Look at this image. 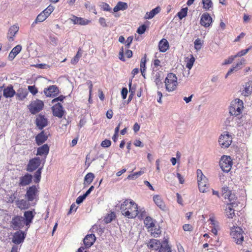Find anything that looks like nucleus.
<instances>
[{"label": "nucleus", "instance_id": "nucleus-20", "mask_svg": "<svg viewBox=\"0 0 252 252\" xmlns=\"http://www.w3.org/2000/svg\"><path fill=\"white\" fill-rule=\"evenodd\" d=\"M47 139L48 136L44 130H42L35 136V141L38 146L44 143Z\"/></svg>", "mask_w": 252, "mask_h": 252}, {"label": "nucleus", "instance_id": "nucleus-4", "mask_svg": "<svg viewBox=\"0 0 252 252\" xmlns=\"http://www.w3.org/2000/svg\"><path fill=\"white\" fill-rule=\"evenodd\" d=\"M164 83L167 91L170 92L174 91L178 85L177 78L176 75L172 73H168Z\"/></svg>", "mask_w": 252, "mask_h": 252}, {"label": "nucleus", "instance_id": "nucleus-18", "mask_svg": "<svg viewBox=\"0 0 252 252\" xmlns=\"http://www.w3.org/2000/svg\"><path fill=\"white\" fill-rule=\"evenodd\" d=\"M212 22V18L208 13H203L200 19V24L205 28L209 27Z\"/></svg>", "mask_w": 252, "mask_h": 252}, {"label": "nucleus", "instance_id": "nucleus-14", "mask_svg": "<svg viewBox=\"0 0 252 252\" xmlns=\"http://www.w3.org/2000/svg\"><path fill=\"white\" fill-rule=\"evenodd\" d=\"M53 114L54 116L61 118L64 115V111L61 103H58L54 105L52 108Z\"/></svg>", "mask_w": 252, "mask_h": 252}, {"label": "nucleus", "instance_id": "nucleus-13", "mask_svg": "<svg viewBox=\"0 0 252 252\" xmlns=\"http://www.w3.org/2000/svg\"><path fill=\"white\" fill-rule=\"evenodd\" d=\"M44 93L47 97H53L59 93V90L56 85L50 86L48 88L44 89Z\"/></svg>", "mask_w": 252, "mask_h": 252}, {"label": "nucleus", "instance_id": "nucleus-19", "mask_svg": "<svg viewBox=\"0 0 252 252\" xmlns=\"http://www.w3.org/2000/svg\"><path fill=\"white\" fill-rule=\"evenodd\" d=\"M252 93V81H249L245 83L243 86V90L241 91V94L244 96H248Z\"/></svg>", "mask_w": 252, "mask_h": 252}, {"label": "nucleus", "instance_id": "nucleus-15", "mask_svg": "<svg viewBox=\"0 0 252 252\" xmlns=\"http://www.w3.org/2000/svg\"><path fill=\"white\" fill-rule=\"evenodd\" d=\"M35 124L37 127L41 130L48 125V120L44 115L39 114L35 120Z\"/></svg>", "mask_w": 252, "mask_h": 252}, {"label": "nucleus", "instance_id": "nucleus-25", "mask_svg": "<svg viewBox=\"0 0 252 252\" xmlns=\"http://www.w3.org/2000/svg\"><path fill=\"white\" fill-rule=\"evenodd\" d=\"M225 199H228L229 201L230 202V205H231L232 207H236L238 206V203L236 202V200L237 199V196L234 192H232L231 191L230 192V193L227 194V196L224 197Z\"/></svg>", "mask_w": 252, "mask_h": 252}, {"label": "nucleus", "instance_id": "nucleus-29", "mask_svg": "<svg viewBox=\"0 0 252 252\" xmlns=\"http://www.w3.org/2000/svg\"><path fill=\"white\" fill-rule=\"evenodd\" d=\"M153 200L155 204L161 209L164 210L165 206V204L160 196L158 195H155L153 196Z\"/></svg>", "mask_w": 252, "mask_h": 252}, {"label": "nucleus", "instance_id": "nucleus-42", "mask_svg": "<svg viewBox=\"0 0 252 252\" xmlns=\"http://www.w3.org/2000/svg\"><path fill=\"white\" fill-rule=\"evenodd\" d=\"M82 53L83 51L79 48L76 55L71 60V63L76 64L78 62L79 59L81 57Z\"/></svg>", "mask_w": 252, "mask_h": 252}, {"label": "nucleus", "instance_id": "nucleus-36", "mask_svg": "<svg viewBox=\"0 0 252 252\" xmlns=\"http://www.w3.org/2000/svg\"><path fill=\"white\" fill-rule=\"evenodd\" d=\"M28 94V92L26 89L21 88L18 90L15 94L17 97V99L20 100H22L27 97Z\"/></svg>", "mask_w": 252, "mask_h": 252}, {"label": "nucleus", "instance_id": "nucleus-63", "mask_svg": "<svg viewBox=\"0 0 252 252\" xmlns=\"http://www.w3.org/2000/svg\"><path fill=\"white\" fill-rule=\"evenodd\" d=\"M86 197L84 195H82L78 197L76 200V203L78 204H81L85 199Z\"/></svg>", "mask_w": 252, "mask_h": 252}, {"label": "nucleus", "instance_id": "nucleus-61", "mask_svg": "<svg viewBox=\"0 0 252 252\" xmlns=\"http://www.w3.org/2000/svg\"><path fill=\"white\" fill-rule=\"evenodd\" d=\"M133 40V37L132 36H130L128 37L126 41L125 47L126 48H128L130 47L131 43Z\"/></svg>", "mask_w": 252, "mask_h": 252}, {"label": "nucleus", "instance_id": "nucleus-44", "mask_svg": "<svg viewBox=\"0 0 252 252\" xmlns=\"http://www.w3.org/2000/svg\"><path fill=\"white\" fill-rule=\"evenodd\" d=\"M144 222L145 226L148 228H152L155 226L153 219L150 217H146L144 220Z\"/></svg>", "mask_w": 252, "mask_h": 252}, {"label": "nucleus", "instance_id": "nucleus-23", "mask_svg": "<svg viewBox=\"0 0 252 252\" xmlns=\"http://www.w3.org/2000/svg\"><path fill=\"white\" fill-rule=\"evenodd\" d=\"M49 152V147L47 144H45L37 148L36 155L40 156H44L45 158H46Z\"/></svg>", "mask_w": 252, "mask_h": 252}, {"label": "nucleus", "instance_id": "nucleus-2", "mask_svg": "<svg viewBox=\"0 0 252 252\" xmlns=\"http://www.w3.org/2000/svg\"><path fill=\"white\" fill-rule=\"evenodd\" d=\"M39 186L32 185L27 188L25 197L29 201H37L39 198Z\"/></svg>", "mask_w": 252, "mask_h": 252}, {"label": "nucleus", "instance_id": "nucleus-57", "mask_svg": "<svg viewBox=\"0 0 252 252\" xmlns=\"http://www.w3.org/2000/svg\"><path fill=\"white\" fill-rule=\"evenodd\" d=\"M146 29V26H145V25H142L137 29V32L140 34H143L145 32Z\"/></svg>", "mask_w": 252, "mask_h": 252}, {"label": "nucleus", "instance_id": "nucleus-12", "mask_svg": "<svg viewBox=\"0 0 252 252\" xmlns=\"http://www.w3.org/2000/svg\"><path fill=\"white\" fill-rule=\"evenodd\" d=\"M35 214L34 210L27 211L24 213V221L27 229L29 228L31 223H32Z\"/></svg>", "mask_w": 252, "mask_h": 252}, {"label": "nucleus", "instance_id": "nucleus-47", "mask_svg": "<svg viewBox=\"0 0 252 252\" xmlns=\"http://www.w3.org/2000/svg\"><path fill=\"white\" fill-rule=\"evenodd\" d=\"M144 172L140 171L138 172H134L133 174H131L129 175L127 178L129 180H135L137 179L139 176H141L142 174H143Z\"/></svg>", "mask_w": 252, "mask_h": 252}, {"label": "nucleus", "instance_id": "nucleus-51", "mask_svg": "<svg viewBox=\"0 0 252 252\" xmlns=\"http://www.w3.org/2000/svg\"><path fill=\"white\" fill-rule=\"evenodd\" d=\"M251 49V47H249L246 49L242 50L240 52H238L235 56L236 58L240 57L246 55Z\"/></svg>", "mask_w": 252, "mask_h": 252}, {"label": "nucleus", "instance_id": "nucleus-48", "mask_svg": "<svg viewBox=\"0 0 252 252\" xmlns=\"http://www.w3.org/2000/svg\"><path fill=\"white\" fill-rule=\"evenodd\" d=\"M188 8H182L177 14V15L180 19H182L185 17L187 15Z\"/></svg>", "mask_w": 252, "mask_h": 252}, {"label": "nucleus", "instance_id": "nucleus-24", "mask_svg": "<svg viewBox=\"0 0 252 252\" xmlns=\"http://www.w3.org/2000/svg\"><path fill=\"white\" fill-rule=\"evenodd\" d=\"M30 202L27 199L16 200L15 201L17 207L21 210L27 209L30 207Z\"/></svg>", "mask_w": 252, "mask_h": 252}, {"label": "nucleus", "instance_id": "nucleus-22", "mask_svg": "<svg viewBox=\"0 0 252 252\" xmlns=\"http://www.w3.org/2000/svg\"><path fill=\"white\" fill-rule=\"evenodd\" d=\"M95 240V237L94 234H88L84 239V244L86 247L88 248L92 246Z\"/></svg>", "mask_w": 252, "mask_h": 252}, {"label": "nucleus", "instance_id": "nucleus-1", "mask_svg": "<svg viewBox=\"0 0 252 252\" xmlns=\"http://www.w3.org/2000/svg\"><path fill=\"white\" fill-rule=\"evenodd\" d=\"M122 214L128 218H134L139 213L138 205L133 200H125L121 205Z\"/></svg>", "mask_w": 252, "mask_h": 252}, {"label": "nucleus", "instance_id": "nucleus-34", "mask_svg": "<svg viewBox=\"0 0 252 252\" xmlns=\"http://www.w3.org/2000/svg\"><path fill=\"white\" fill-rule=\"evenodd\" d=\"M159 252H171V248L168 244L167 239H165L161 243Z\"/></svg>", "mask_w": 252, "mask_h": 252}, {"label": "nucleus", "instance_id": "nucleus-62", "mask_svg": "<svg viewBox=\"0 0 252 252\" xmlns=\"http://www.w3.org/2000/svg\"><path fill=\"white\" fill-rule=\"evenodd\" d=\"M98 22H99V23L100 24V25L102 27H107V24L106 23V20H105V19L104 18L100 17L98 19Z\"/></svg>", "mask_w": 252, "mask_h": 252}, {"label": "nucleus", "instance_id": "nucleus-38", "mask_svg": "<svg viewBox=\"0 0 252 252\" xmlns=\"http://www.w3.org/2000/svg\"><path fill=\"white\" fill-rule=\"evenodd\" d=\"M48 17L43 12H41L37 15L35 21L32 23V26L33 27L35 24L43 22L45 21Z\"/></svg>", "mask_w": 252, "mask_h": 252}, {"label": "nucleus", "instance_id": "nucleus-26", "mask_svg": "<svg viewBox=\"0 0 252 252\" xmlns=\"http://www.w3.org/2000/svg\"><path fill=\"white\" fill-rule=\"evenodd\" d=\"M15 94L16 92L12 85L7 86L3 90V96L6 98L12 97Z\"/></svg>", "mask_w": 252, "mask_h": 252}, {"label": "nucleus", "instance_id": "nucleus-50", "mask_svg": "<svg viewBox=\"0 0 252 252\" xmlns=\"http://www.w3.org/2000/svg\"><path fill=\"white\" fill-rule=\"evenodd\" d=\"M195 62V58L191 55V57L190 59H188L187 61V63L186 64V67L190 69Z\"/></svg>", "mask_w": 252, "mask_h": 252}, {"label": "nucleus", "instance_id": "nucleus-52", "mask_svg": "<svg viewBox=\"0 0 252 252\" xmlns=\"http://www.w3.org/2000/svg\"><path fill=\"white\" fill-rule=\"evenodd\" d=\"M194 48L196 50H199L201 49L202 46L201 40L199 38H197L194 42Z\"/></svg>", "mask_w": 252, "mask_h": 252}, {"label": "nucleus", "instance_id": "nucleus-53", "mask_svg": "<svg viewBox=\"0 0 252 252\" xmlns=\"http://www.w3.org/2000/svg\"><path fill=\"white\" fill-rule=\"evenodd\" d=\"M101 8L103 11L111 12L112 9L107 3L102 2L101 5Z\"/></svg>", "mask_w": 252, "mask_h": 252}, {"label": "nucleus", "instance_id": "nucleus-40", "mask_svg": "<svg viewBox=\"0 0 252 252\" xmlns=\"http://www.w3.org/2000/svg\"><path fill=\"white\" fill-rule=\"evenodd\" d=\"M246 60L244 58H242L240 61L237 63L236 64L233 65L231 69H232L233 71H236L241 69L243 67V65L245 64Z\"/></svg>", "mask_w": 252, "mask_h": 252}, {"label": "nucleus", "instance_id": "nucleus-35", "mask_svg": "<svg viewBox=\"0 0 252 252\" xmlns=\"http://www.w3.org/2000/svg\"><path fill=\"white\" fill-rule=\"evenodd\" d=\"M198 186L199 190L201 192H206L207 189L209 188V184L208 183V180H204L198 182Z\"/></svg>", "mask_w": 252, "mask_h": 252}, {"label": "nucleus", "instance_id": "nucleus-39", "mask_svg": "<svg viewBox=\"0 0 252 252\" xmlns=\"http://www.w3.org/2000/svg\"><path fill=\"white\" fill-rule=\"evenodd\" d=\"M153 79L154 80V82H155L156 85L158 87L162 85L161 82V77L160 73L159 72H154L153 75Z\"/></svg>", "mask_w": 252, "mask_h": 252}, {"label": "nucleus", "instance_id": "nucleus-9", "mask_svg": "<svg viewBox=\"0 0 252 252\" xmlns=\"http://www.w3.org/2000/svg\"><path fill=\"white\" fill-rule=\"evenodd\" d=\"M44 106L43 102L39 99L32 101L29 105V110L32 114H35L42 110Z\"/></svg>", "mask_w": 252, "mask_h": 252}, {"label": "nucleus", "instance_id": "nucleus-43", "mask_svg": "<svg viewBox=\"0 0 252 252\" xmlns=\"http://www.w3.org/2000/svg\"><path fill=\"white\" fill-rule=\"evenodd\" d=\"M234 207H232L230 204H228V206L226 208V216L228 218H233L235 215Z\"/></svg>", "mask_w": 252, "mask_h": 252}, {"label": "nucleus", "instance_id": "nucleus-41", "mask_svg": "<svg viewBox=\"0 0 252 252\" xmlns=\"http://www.w3.org/2000/svg\"><path fill=\"white\" fill-rule=\"evenodd\" d=\"M203 8L205 10H210L213 8V2L211 0H202Z\"/></svg>", "mask_w": 252, "mask_h": 252}, {"label": "nucleus", "instance_id": "nucleus-7", "mask_svg": "<svg viewBox=\"0 0 252 252\" xmlns=\"http://www.w3.org/2000/svg\"><path fill=\"white\" fill-rule=\"evenodd\" d=\"M232 160L230 156L223 155L220 161V166L223 172H228L232 167Z\"/></svg>", "mask_w": 252, "mask_h": 252}, {"label": "nucleus", "instance_id": "nucleus-8", "mask_svg": "<svg viewBox=\"0 0 252 252\" xmlns=\"http://www.w3.org/2000/svg\"><path fill=\"white\" fill-rule=\"evenodd\" d=\"M243 231L239 227L232 228L231 229L230 235L234 239L236 243L238 244H241L244 241Z\"/></svg>", "mask_w": 252, "mask_h": 252}, {"label": "nucleus", "instance_id": "nucleus-28", "mask_svg": "<svg viewBox=\"0 0 252 252\" xmlns=\"http://www.w3.org/2000/svg\"><path fill=\"white\" fill-rule=\"evenodd\" d=\"M160 10V7L157 6L150 12H146L144 16L145 19H151L153 18L156 15L159 13Z\"/></svg>", "mask_w": 252, "mask_h": 252}, {"label": "nucleus", "instance_id": "nucleus-31", "mask_svg": "<svg viewBox=\"0 0 252 252\" xmlns=\"http://www.w3.org/2000/svg\"><path fill=\"white\" fill-rule=\"evenodd\" d=\"M18 30L19 27L16 25H13L9 28L8 32V38L9 41L13 40V37L15 36V34L18 32Z\"/></svg>", "mask_w": 252, "mask_h": 252}, {"label": "nucleus", "instance_id": "nucleus-64", "mask_svg": "<svg viewBox=\"0 0 252 252\" xmlns=\"http://www.w3.org/2000/svg\"><path fill=\"white\" fill-rule=\"evenodd\" d=\"M127 94V90L126 88H123L121 91V95L123 99L126 98Z\"/></svg>", "mask_w": 252, "mask_h": 252}, {"label": "nucleus", "instance_id": "nucleus-54", "mask_svg": "<svg viewBox=\"0 0 252 252\" xmlns=\"http://www.w3.org/2000/svg\"><path fill=\"white\" fill-rule=\"evenodd\" d=\"M231 190H229L228 187H223L222 188V196L224 197H225L226 196H227V194L230 193V192H231Z\"/></svg>", "mask_w": 252, "mask_h": 252}, {"label": "nucleus", "instance_id": "nucleus-32", "mask_svg": "<svg viewBox=\"0 0 252 252\" xmlns=\"http://www.w3.org/2000/svg\"><path fill=\"white\" fill-rule=\"evenodd\" d=\"M169 48V43L164 38L162 39L158 43V48L160 52H165Z\"/></svg>", "mask_w": 252, "mask_h": 252}, {"label": "nucleus", "instance_id": "nucleus-49", "mask_svg": "<svg viewBox=\"0 0 252 252\" xmlns=\"http://www.w3.org/2000/svg\"><path fill=\"white\" fill-rule=\"evenodd\" d=\"M54 6L51 4L49 5L45 9H44L42 12L45 13V14L48 17L51 13L54 10Z\"/></svg>", "mask_w": 252, "mask_h": 252}, {"label": "nucleus", "instance_id": "nucleus-60", "mask_svg": "<svg viewBox=\"0 0 252 252\" xmlns=\"http://www.w3.org/2000/svg\"><path fill=\"white\" fill-rule=\"evenodd\" d=\"M111 144V142L110 140L105 139L103 140L101 144V146L103 147H109Z\"/></svg>", "mask_w": 252, "mask_h": 252}, {"label": "nucleus", "instance_id": "nucleus-27", "mask_svg": "<svg viewBox=\"0 0 252 252\" xmlns=\"http://www.w3.org/2000/svg\"><path fill=\"white\" fill-rule=\"evenodd\" d=\"M22 46L20 45H18L14 47L8 56V59L9 61H12L15 57L20 53L21 51Z\"/></svg>", "mask_w": 252, "mask_h": 252}, {"label": "nucleus", "instance_id": "nucleus-33", "mask_svg": "<svg viewBox=\"0 0 252 252\" xmlns=\"http://www.w3.org/2000/svg\"><path fill=\"white\" fill-rule=\"evenodd\" d=\"M127 8L128 5L126 2L119 1L113 8V12L116 13L120 10H125Z\"/></svg>", "mask_w": 252, "mask_h": 252}, {"label": "nucleus", "instance_id": "nucleus-16", "mask_svg": "<svg viewBox=\"0 0 252 252\" xmlns=\"http://www.w3.org/2000/svg\"><path fill=\"white\" fill-rule=\"evenodd\" d=\"M68 20L72 22L74 25H80L81 26L88 25L90 22V21L88 20L83 18L78 17L73 15L71 16L68 19Z\"/></svg>", "mask_w": 252, "mask_h": 252}, {"label": "nucleus", "instance_id": "nucleus-58", "mask_svg": "<svg viewBox=\"0 0 252 252\" xmlns=\"http://www.w3.org/2000/svg\"><path fill=\"white\" fill-rule=\"evenodd\" d=\"M16 198L17 193H13L7 198V202L9 203H13L14 201H16Z\"/></svg>", "mask_w": 252, "mask_h": 252}, {"label": "nucleus", "instance_id": "nucleus-59", "mask_svg": "<svg viewBox=\"0 0 252 252\" xmlns=\"http://www.w3.org/2000/svg\"><path fill=\"white\" fill-rule=\"evenodd\" d=\"M146 67V59L145 58H143L141 59V63H140V68L141 73L143 74V70H145Z\"/></svg>", "mask_w": 252, "mask_h": 252}, {"label": "nucleus", "instance_id": "nucleus-5", "mask_svg": "<svg viewBox=\"0 0 252 252\" xmlns=\"http://www.w3.org/2000/svg\"><path fill=\"white\" fill-rule=\"evenodd\" d=\"M25 223L24 218L21 216L15 215L13 216L10 221V226L13 230H17L22 228Z\"/></svg>", "mask_w": 252, "mask_h": 252}, {"label": "nucleus", "instance_id": "nucleus-56", "mask_svg": "<svg viewBox=\"0 0 252 252\" xmlns=\"http://www.w3.org/2000/svg\"><path fill=\"white\" fill-rule=\"evenodd\" d=\"M28 90L33 95H35L37 93V89L34 86H29Z\"/></svg>", "mask_w": 252, "mask_h": 252}, {"label": "nucleus", "instance_id": "nucleus-11", "mask_svg": "<svg viewBox=\"0 0 252 252\" xmlns=\"http://www.w3.org/2000/svg\"><path fill=\"white\" fill-rule=\"evenodd\" d=\"M26 236V234L23 231L19 230L14 233L12 242L16 245L22 243Z\"/></svg>", "mask_w": 252, "mask_h": 252}, {"label": "nucleus", "instance_id": "nucleus-55", "mask_svg": "<svg viewBox=\"0 0 252 252\" xmlns=\"http://www.w3.org/2000/svg\"><path fill=\"white\" fill-rule=\"evenodd\" d=\"M235 58H236V57L235 55L230 56L227 59H226L224 61V63H223V64L226 65V64L231 63L233 62V61L234 60V59Z\"/></svg>", "mask_w": 252, "mask_h": 252}, {"label": "nucleus", "instance_id": "nucleus-37", "mask_svg": "<svg viewBox=\"0 0 252 252\" xmlns=\"http://www.w3.org/2000/svg\"><path fill=\"white\" fill-rule=\"evenodd\" d=\"M94 178V174L91 172L87 173L84 178V185L85 186L90 185L93 182Z\"/></svg>", "mask_w": 252, "mask_h": 252}, {"label": "nucleus", "instance_id": "nucleus-21", "mask_svg": "<svg viewBox=\"0 0 252 252\" xmlns=\"http://www.w3.org/2000/svg\"><path fill=\"white\" fill-rule=\"evenodd\" d=\"M210 224L211 225L210 228L211 229V232L215 235L218 234V231L220 229L219 223L216 221L213 218H210L209 220Z\"/></svg>", "mask_w": 252, "mask_h": 252}, {"label": "nucleus", "instance_id": "nucleus-6", "mask_svg": "<svg viewBox=\"0 0 252 252\" xmlns=\"http://www.w3.org/2000/svg\"><path fill=\"white\" fill-rule=\"evenodd\" d=\"M232 141V135L227 131H224L221 134L219 139V143L221 148H227L231 145Z\"/></svg>", "mask_w": 252, "mask_h": 252}, {"label": "nucleus", "instance_id": "nucleus-30", "mask_svg": "<svg viewBox=\"0 0 252 252\" xmlns=\"http://www.w3.org/2000/svg\"><path fill=\"white\" fill-rule=\"evenodd\" d=\"M160 244L161 243L159 240L153 239L149 242L148 246L153 250H159Z\"/></svg>", "mask_w": 252, "mask_h": 252}, {"label": "nucleus", "instance_id": "nucleus-3", "mask_svg": "<svg viewBox=\"0 0 252 252\" xmlns=\"http://www.w3.org/2000/svg\"><path fill=\"white\" fill-rule=\"evenodd\" d=\"M243 102L239 98H236L232 101L229 108L231 115L237 116L242 113L244 108Z\"/></svg>", "mask_w": 252, "mask_h": 252}, {"label": "nucleus", "instance_id": "nucleus-45", "mask_svg": "<svg viewBox=\"0 0 252 252\" xmlns=\"http://www.w3.org/2000/svg\"><path fill=\"white\" fill-rule=\"evenodd\" d=\"M42 167L39 168L34 174V182L35 183H38L41 179V171Z\"/></svg>", "mask_w": 252, "mask_h": 252}, {"label": "nucleus", "instance_id": "nucleus-10", "mask_svg": "<svg viewBox=\"0 0 252 252\" xmlns=\"http://www.w3.org/2000/svg\"><path fill=\"white\" fill-rule=\"evenodd\" d=\"M41 162V160L39 157L30 159L27 166V171L30 172L34 171L40 166Z\"/></svg>", "mask_w": 252, "mask_h": 252}, {"label": "nucleus", "instance_id": "nucleus-46", "mask_svg": "<svg viewBox=\"0 0 252 252\" xmlns=\"http://www.w3.org/2000/svg\"><path fill=\"white\" fill-rule=\"evenodd\" d=\"M197 182L202 181L204 180H208L207 178L203 175L202 171L200 169H197L196 171Z\"/></svg>", "mask_w": 252, "mask_h": 252}, {"label": "nucleus", "instance_id": "nucleus-17", "mask_svg": "<svg viewBox=\"0 0 252 252\" xmlns=\"http://www.w3.org/2000/svg\"><path fill=\"white\" fill-rule=\"evenodd\" d=\"M32 176L29 173H26L24 176L19 178V186L24 187L29 185L32 181Z\"/></svg>", "mask_w": 252, "mask_h": 252}]
</instances>
